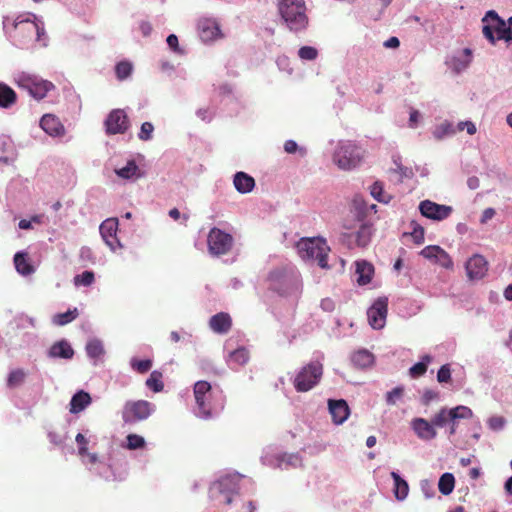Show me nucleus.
<instances>
[{"mask_svg":"<svg viewBox=\"0 0 512 512\" xmlns=\"http://www.w3.org/2000/svg\"><path fill=\"white\" fill-rule=\"evenodd\" d=\"M437 380L440 383H447L451 380V370L448 364L440 367L437 373Z\"/></svg>","mask_w":512,"mask_h":512,"instance_id":"51","label":"nucleus"},{"mask_svg":"<svg viewBox=\"0 0 512 512\" xmlns=\"http://www.w3.org/2000/svg\"><path fill=\"white\" fill-rule=\"evenodd\" d=\"M420 213L429 219L441 221L448 218L452 213V207L438 204L430 200L421 201L419 204Z\"/></svg>","mask_w":512,"mask_h":512,"instance_id":"9","label":"nucleus"},{"mask_svg":"<svg viewBox=\"0 0 512 512\" xmlns=\"http://www.w3.org/2000/svg\"><path fill=\"white\" fill-rule=\"evenodd\" d=\"M153 410L154 406L149 401H127L122 410V419L125 423L133 424L147 419Z\"/></svg>","mask_w":512,"mask_h":512,"instance_id":"6","label":"nucleus"},{"mask_svg":"<svg viewBox=\"0 0 512 512\" xmlns=\"http://www.w3.org/2000/svg\"><path fill=\"white\" fill-rule=\"evenodd\" d=\"M299 255L304 260L316 261L322 269H328L330 247L322 238H302L297 243Z\"/></svg>","mask_w":512,"mask_h":512,"instance_id":"2","label":"nucleus"},{"mask_svg":"<svg viewBox=\"0 0 512 512\" xmlns=\"http://www.w3.org/2000/svg\"><path fill=\"white\" fill-rule=\"evenodd\" d=\"M388 312V299L379 297L367 310V318L370 326L374 329H381L386 323Z\"/></svg>","mask_w":512,"mask_h":512,"instance_id":"8","label":"nucleus"},{"mask_svg":"<svg viewBox=\"0 0 512 512\" xmlns=\"http://www.w3.org/2000/svg\"><path fill=\"white\" fill-rule=\"evenodd\" d=\"M372 236V226L362 224L356 232H351L344 235V240L350 248L366 247Z\"/></svg>","mask_w":512,"mask_h":512,"instance_id":"12","label":"nucleus"},{"mask_svg":"<svg viewBox=\"0 0 512 512\" xmlns=\"http://www.w3.org/2000/svg\"><path fill=\"white\" fill-rule=\"evenodd\" d=\"M86 352L89 357L98 359L104 354L103 345L99 340H91L86 345Z\"/></svg>","mask_w":512,"mask_h":512,"instance_id":"36","label":"nucleus"},{"mask_svg":"<svg viewBox=\"0 0 512 512\" xmlns=\"http://www.w3.org/2000/svg\"><path fill=\"white\" fill-rule=\"evenodd\" d=\"M470 63V59H461L458 57H453L451 59V65L455 72L459 73L466 69Z\"/></svg>","mask_w":512,"mask_h":512,"instance_id":"52","label":"nucleus"},{"mask_svg":"<svg viewBox=\"0 0 512 512\" xmlns=\"http://www.w3.org/2000/svg\"><path fill=\"white\" fill-rule=\"evenodd\" d=\"M371 195L379 202H387L383 196V186L380 182H375L371 186Z\"/></svg>","mask_w":512,"mask_h":512,"instance_id":"53","label":"nucleus"},{"mask_svg":"<svg viewBox=\"0 0 512 512\" xmlns=\"http://www.w3.org/2000/svg\"><path fill=\"white\" fill-rule=\"evenodd\" d=\"M233 184L239 193L245 194L253 190L255 187V180L245 172H237L234 175Z\"/></svg>","mask_w":512,"mask_h":512,"instance_id":"24","label":"nucleus"},{"mask_svg":"<svg viewBox=\"0 0 512 512\" xmlns=\"http://www.w3.org/2000/svg\"><path fill=\"white\" fill-rule=\"evenodd\" d=\"M351 362L357 368H367L373 364L374 356L368 350H359L353 353Z\"/></svg>","mask_w":512,"mask_h":512,"instance_id":"26","label":"nucleus"},{"mask_svg":"<svg viewBox=\"0 0 512 512\" xmlns=\"http://www.w3.org/2000/svg\"><path fill=\"white\" fill-rule=\"evenodd\" d=\"M423 360L426 361V362H418L416 364H414L411 368H410V375L414 378H417V377H420L422 375L425 374V372L427 371V363H429L431 361V358L430 356L426 355L423 357Z\"/></svg>","mask_w":512,"mask_h":512,"instance_id":"42","label":"nucleus"},{"mask_svg":"<svg viewBox=\"0 0 512 512\" xmlns=\"http://www.w3.org/2000/svg\"><path fill=\"white\" fill-rule=\"evenodd\" d=\"M79 315L78 309L73 308L69 309L65 313H58L53 317V323L58 326H64L70 322H72L74 319L77 318Z\"/></svg>","mask_w":512,"mask_h":512,"instance_id":"32","label":"nucleus"},{"mask_svg":"<svg viewBox=\"0 0 512 512\" xmlns=\"http://www.w3.org/2000/svg\"><path fill=\"white\" fill-rule=\"evenodd\" d=\"M166 42L175 53L183 54V49L179 47L178 37L175 34H170Z\"/></svg>","mask_w":512,"mask_h":512,"instance_id":"55","label":"nucleus"},{"mask_svg":"<svg viewBox=\"0 0 512 512\" xmlns=\"http://www.w3.org/2000/svg\"><path fill=\"white\" fill-rule=\"evenodd\" d=\"M494 215H495V210L493 208L485 209L482 213L481 222L482 223L487 222L488 220L492 219L494 217Z\"/></svg>","mask_w":512,"mask_h":512,"instance_id":"61","label":"nucleus"},{"mask_svg":"<svg viewBox=\"0 0 512 512\" xmlns=\"http://www.w3.org/2000/svg\"><path fill=\"white\" fill-rule=\"evenodd\" d=\"M49 356L52 358L72 359L74 350L68 341L60 340L50 347Z\"/></svg>","mask_w":512,"mask_h":512,"instance_id":"22","label":"nucleus"},{"mask_svg":"<svg viewBox=\"0 0 512 512\" xmlns=\"http://www.w3.org/2000/svg\"><path fill=\"white\" fill-rule=\"evenodd\" d=\"M20 85L27 89L30 96H46L48 92L54 89L53 83L47 80L38 79L37 77L28 78Z\"/></svg>","mask_w":512,"mask_h":512,"instance_id":"13","label":"nucleus"},{"mask_svg":"<svg viewBox=\"0 0 512 512\" xmlns=\"http://www.w3.org/2000/svg\"><path fill=\"white\" fill-rule=\"evenodd\" d=\"M457 129L458 131H463L464 129H466L469 135H474L477 131L475 124L471 121L459 122Z\"/></svg>","mask_w":512,"mask_h":512,"instance_id":"57","label":"nucleus"},{"mask_svg":"<svg viewBox=\"0 0 512 512\" xmlns=\"http://www.w3.org/2000/svg\"><path fill=\"white\" fill-rule=\"evenodd\" d=\"M140 30L142 32V34L147 37L151 34V31H152V26L149 22H146V21H143L141 24H140Z\"/></svg>","mask_w":512,"mask_h":512,"instance_id":"64","label":"nucleus"},{"mask_svg":"<svg viewBox=\"0 0 512 512\" xmlns=\"http://www.w3.org/2000/svg\"><path fill=\"white\" fill-rule=\"evenodd\" d=\"M328 407L332 416V420L337 425L345 422L350 414L348 404L343 399L329 400Z\"/></svg>","mask_w":512,"mask_h":512,"instance_id":"16","label":"nucleus"},{"mask_svg":"<svg viewBox=\"0 0 512 512\" xmlns=\"http://www.w3.org/2000/svg\"><path fill=\"white\" fill-rule=\"evenodd\" d=\"M284 150L289 154L295 153L298 150V145L293 140H287L284 143Z\"/></svg>","mask_w":512,"mask_h":512,"instance_id":"59","label":"nucleus"},{"mask_svg":"<svg viewBox=\"0 0 512 512\" xmlns=\"http://www.w3.org/2000/svg\"><path fill=\"white\" fill-rule=\"evenodd\" d=\"M400 45V41L397 37H390L387 41L384 42V46L386 48H398Z\"/></svg>","mask_w":512,"mask_h":512,"instance_id":"63","label":"nucleus"},{"mask_svg":"<svg viewBox=\"0 0 512 512\" xmlns=\"http://www.w3.org/2000/svg\"><path fill=\"white\" fill-rule=\"evenodd\" d=\"M131 367L134 370H136L138 373L144 374L151 369L152 361L150 359H145V360L133 359L131 361Z\"/></svg>","mask_w":512,"mask_h":512,"instance_id":"45","label":"nucleus"},{"mask_svg":"<svg viewBox=\"0 0 512 512\" xmlns=\"http://www.w3.org/2000/svg\"><path fill=\"white\" fill-rule=\"evenodd\" d=\"M153 130H154V127H153L152 123L144 122L141 125V129H140L138 136L143 141L150 140L152 138Z\"/></svg>","mask_w":512,"mask_h":512,"instance_id":"49","label":"nucleus"},{"mask_svg":"<svg viewBox=\"0 0 512 512\" xmlns=\"http://www.w3.org/2000/svg\"><path fill=\"white\" fill-rule=\"evenodd\" d=\"M249 360V351L244 348L240 347L234 351H232L229 355V361L231 363H234L236 365H244Z\"/></svg>","mask_w":512,"mask_h":512,"instance_id":"33","label":"nucleus"},{"mask_svg":"<svg viewBox=\"0 0 512 512\" xmlns=\"http://www.w3.org/2000/svg\"><path fill=\"white\" fill-rule=\"evenodd\" d=\"M0 96H17L12 88L0 82Z\"/></svg>","mask_w":512,"mask_h":512,"instance_id":"58","label":"nucleus"},{"mask_svg":"<svg viewBox=\"0 0 512 512\" xmlns=\"http://www.w3.org/2000/svg\"><path fill=\"white\" fill-rule=\"evenodd\" d=\"M298 56L303 60H315L318 56V51L312 46H303L298 50Z\"/></svg>","mask_w":512,"mask_h":512,"instance_id":"47","label":"nucleus"},{"mask_svg":"<svg viewBox=\"0 0 512 512\" xmlns=\"http://www.w3.org/2000/svg\"><path fill=\"white\" fill-rule=\"evenodd\" d=\"M163 375L160 371L154 370L146 380V386L153 392H161L164 388Z\"/></svg>","mask_w":512,"mask_h":512,"instance_id":"31","label":"nucleus"},{"mask_svg":"<svg viewBox=\"0 0 512 512\" xmlns=\"http://www.w3.org/2000/svg\"><path fill=\"white\" fill-rule=\"evenodd\" d=\"M467 185L470 189L475 190L480 186V180L476 176L469 177L467 180Z\"/></svg>","mask_w":512,"mask_h":512,"instance_id":"62","label":"nucleus"},{"mask_svg":"<svg viewBox=\"0 0 512 512\" xmlns=\"http://www.w3.org/2000/svg\"><path fill=\"white\" fill-rule=\"evenodd\" d=\"M41 128L50 136H61L65 129L59 119L51 114H45L40 120Z\"/></svg>","mask_w":512,"mask_h":512,"instance_id":"21","label":"nucleus"},{"mask_svg":"<svg viewBox=\"0 0 512 512\" xmlns=\"http://www.w3.org/2000/svg\"><path fill=\"white\" fill-rule=\"evenodd\" d=\"M208 250L214 256L227 254L233 245V237L219 228H212L207 237Z\"/></svg>","mask_w":512,"mask_h":512,"instance_id":"7","label":"nucleus"},{"mask_svg":"<svg viewBox=\"0 0 512 512\" xmlns=\"http://www.w3.org/2000/svg\"><path fill=\"white\" fill-rule=\"evenodd\" d=\"M482 32L484 37L492 44L494 45L496 43V37L495 33L497 31L498 25L496 24V21L492 17H488V11L486 12L485 16L482 18Z\"/></svg>","mask_w":512,"mask_h":512,"instance_id":"28","label":"nucleus"},{"mask_svg":"<svg viewBox=\"0 0 512 512\" xmlns=\"http://www.w3.org/2000/svg\"><path fill=\"white\" fill-rule=\"evenodd\" d=\"M323 373L322 364L311 362L304 366L294 379V387L298 392L311 390L320 381Z\"/></svg>","mask_w":512,"mask_h":512,"instance_id":"5","label":"nucleus"},{"mask_svg":"<svg viewBox=\"0 0 512 512\" xmlns=\"http://www.w3.org/2000/svg\"><path fill=\"white\" fill-rule=\"evenodd\" d=\"M241 479L242 476L237 473L225 475L214 484V489L219 493H238Z\"/></svg>","mask_w":512,"mask_h":512,"instance_id":"18","label":"nucleus"},{"mask_svg":"<svg viewBox=\"0 0 512 512\" xmlns=\"http://www.w3.org/2000/svg\"><path fill=\"white\" fill-rule=\"evenodd\" d=\"M410 226L412 227L411 237L415 244L420 245L424 242L425 230L416 221H411Z\"/></svg>","mask_w":512,"mask_h":512,"instance_id":"43","label":"nucleus"},{"mask_svg":"<svg viewBox=\"0 0 512 512\" xmlns=\"http://www.w3.org/2000/svg\"><path fill=\"white\" fill-rule=\"evenodd\" d=\"M133 71V65L129 61H120L115 66V74L118 80L127 79Z\"/></svg>","mask_w":512,"mask_h":512,"instance_id":"34","label":"nucleus"},{"mask_svg":"<svg viewBox=\"0 0 512 512\" xmlns=\"http://www.w3.org/2000/svg\"><path fill=\"white\" fill-rule=\"evenodd\" d=\"M364 157V151L352 141H340L333 154L334 163L342 170L356 168Z\"/></svg>","mask_w":512,"mask_h":512,"instance_id":"3","label":"nucleus"},{"mask_svg":"<svg viewBox=\"0 0 512 512\" xmlns=\"http://www.w3.org/2000/svg\"><path fill=\"white\" fill-rule=\"evenodd\" d=\"M466 271L470 279H481L488 271V262L483 256L474 255L467 261Z\"/></svg>","mask_w":512,"mask_h":512,"instance_id":"14","label":"nucleus"},{"mask_svg":"<svg viewBox=\"0 0 512 512\" xmlns=\"http://www.w3.org/2000/svg\"><path fill=\"white\" fill-rule=\"evenodd\" d=\"M129 127V120L121 109L111 111L105 120L106 133L109 135L123 134Z\"/></svg>","mask_w":512,"mask_h":512,"instance_id":"10","label":"nucleus"},{"mask_svg":"<svg viewBox=\"0 0 512 512\" xmlns=\"http://www.w3.org/2000/svg\"><path fill=\"white\" fill-rule=\"evenodd\" d=\"M488 17H492L498 25L496 41L503 39L506 42H512V16L508 18L506 23V21L502 19L496 11L489 10Z\"/></svg>","mask_w":512,"mask_h":512,"instance_id":"15","label":"nucleus"},{"mask_svg":"<svg viewBox=\"0 0 512 512\" xmlns=\"http://www.w3.org/2000/svg\"><path fill=\"white\" fill-rule=\"evenodd\" d=\"M412 428L417 436L424 440L434 439L437 435L433 422L423 418H415L412 421Z\"/></svg>","mask_w":512,"mask_h":512,"instance_id":"20","label":"nucleus"},{"mask_svg":"<svg viewBox=\"0 0 512 512\" xmlns=\"http://www.w3.org/2000/svg\"><path fill=\"white\" fill-rule=\"evenodd\" d=\"M403 388L396 387L386 394V402L388 405H395L397 400L403 396Z\"/></svg>","mask_w":512,"mask_h":512,"instance_id":"48","label":"nucleus"},{"mask_svg":"<svg viewBox=\"0 0 512 512\" xmlns=\"http://www.w3.org/2000/svg\"><path fill=\"white\" fill-rule=\"evenodd\" d=\"M439 248H440V246H437V245L426 246L425 248H423L421 250L420 255H422L426 259L435 261L437 255L439 253Z\"/></svg>","mask_w":512,"mask_h":512,"instance_id":"50","label":"nucleus"},{"mask_svg":"<svg viewBox=\"0 0 512 512\" xmlns=\"http://www.w3.org/2000/svg\"><path fill=\"white\" fill-rule=\"evenodd\" d=\"M488 425L492 430H500L505 425V419L502 416H493L488 420Z\"/></svg>","mask_w":512,"mask_h":512,"instance_id":"54","label":"nucleus"},{"mask_svg":"<svg viewBox=\"0 0 512 512\" xmlns=\"http://www.w3.org/2000/svg\"><path fill=\"white\" fill-rule=\"evenodd\" d=\"M127 445L126 447L129 450H136L139 448H143L145 446V440L142 436L137 434H129L126 437Z\"/></svg>","mask_w":512,"mask_h":512,"instance_id":"44","label":"nucleus"},{"mask_svg":"<svg viewBox=\"0 0 512 512\" xmlns=\"http://www.w3.org/2000/svg\"><path fill=\"white\" fill-rule=\"evenodd\" d=\"M195 402L197 405L198 415L208 419L216 410V404L213 402L214 393L211 384L207 381H197L193 387Z\"/></svg>","mask_w":512,"mask_h":512,"instance_id":"4","label":"nucleus"},{"mask_svg":"<svg viewBox=\"0 0 512 512\" xmlns=\"http://www.w3.org/2000/svg\"><path fill=\"white\" fill-rule=\"evenodd\" d=\"M91 403V397L89 393L80 390L73 395L70 401V412L77 414L83 411Z\"/></svg>","mask_w":512,"mask_h":512,"instance_id":"25","label":"nucleus"},{"mask_svg":"<svg viewBox=\"0 0 512 512\" xmlns=\"http://www.w3.org/2000/svg\"><path fill=\"white\" fill-rule=\"evenodd\" d=\"M209 327L217 334H226L232 327V319L228 313L219 312L210 318Z\"/></svg>","mask_w":512,"mask_h":512,"instance_id":"19","label":"nucleus"},{"mask_svg":"<svg viewBox=\"0 0 512 512\" xmlns=\"http://www.w3.org/2000/svg\"><path fill=\"white\" fill-rule=\"evenodd\" d=\"M25 377H26V373L24 372L23 369H15L10 372V374L8 376V380H7V385L10 388L17 387L24 382Z\"/></svg>","mask_w":512,"mask_h":512,"instance_id":"37","label":"nucleus"},{"mask_svg":"<svg viewBox=\"0 0 512 512\" xmlns=\"http://www.w3.org/2000/svg\"><path fill=\"white\" fill-rule=\"evenodd\" d=\"M355 274L357 275V283L359 285H366L371 282L374 274V267L371 263L362 260L356 262Z\"/></svg>","mask_w":512,"mask_h":512,"instance_id":"23","label":"nucleus"},{"mask_svg":"<svg viewBox=\"0 0 512 512\" xmlns=\"http://www.w3.org/2000/svg\"><path fill=\"white\" fill-rule=\"evenodd\" d=\"M278 10L287 27L294 32L301 31L308 24L304 0H280Z\"/></svg>","mask_w":512,"mask_h":512,"instance_id":"1","label":"nucleus"},{"mask_svg":"<svg viewBox=\"0 0 512 512\" xmlns=\"http://www.w3.org/2000/svg\"><path fill=\"white\" fill-rule=\"evenodd\" d=\"M77 444L79 445V455L81 456H84L85 454H87V444H88V441L87 439L85 438V436L81 433H78L76 435V438H75Z\"/></svg>","mask_w":512,"mask_h":512,"instance_id":"56","label":"nucleus"},{"mask_svg":"<svg viewBox=\"0 0 512 512\" xmlns=\"http://www.w3.org/2000/svg\"><path fill=\"white\" fill-rule=\"evenodd\" d=\"M454 133H455V130L453 129L452 124L447 121L438 125L433 131L434 137L438 140H441L445 136L452 135Z\"/></svg>","mask_w":512,"mask_h":512,"instance_id":"39","label":"nucleus"},{"mask_svg":"<svg viewBox=\"0 0 512 512\" xmlns=\"http://www.w3.org/2000/svg\"><path fill=\"white\" fill-rule=\"evenodd\" d=\"M99 230L103 240L112 250L121 247L117 238L118 220L116 218H109L103 221Z\"/></svg>","mask_w":512,"mask_h":512,"instance_id":"11","label":"nucleus"},{"mask_svg":"<svg viewBox=\"0 0 512 512\" xmlns=\"http://www.w3.org/2000/svg\"><path fill=\"white\" fill-rule=\"evenodd\" d=\"M138 171V166L135 161H129L125 167L117 169L116 174L124 179H130Z\"/></svg>","mask_w":512,"mask_h":512,"instance_id":"41","label":"nucleus"},{"mask_svg":"<svg viewBox=\"0 0 512 512\" xmlns=\"http://www.w3.org/2000/svg\"><path fill=\"white\" fill-rule=\"evenodd\" d=\"M435 263L439 264L440 266L450 269L453 267V261L449 254L443 250L441 247L439 248V253L435 259Z\"/></svg>","mask_w":512,"mask_h":512,"instance_id":"46","label":"nucleus"},{"mask_svg":"<svg viewBox=\"0 0 512 512\" xmlns=\"http://www.w3.org/2000/svg\"><path fill=\"white\" fill-rule=\"evenodd\" d=\"M198 31L203 42H209L221 36L219 25L211 19H203L199 21Z\"/></svg>","mask_w":512,"mask_h":512,"instance_id":"17","label":"nucleus"},{"mask_svg":"<svg viewBox=\"0 0 512 512\" xmlns=\"http://www.w3.org/2000/svg\"><path fill=\"white\" fill-rule=\"evenodd\" d=\"M391 477L394 480V494L398 500H404L409 492L408 483L400 477L396 472H391Z\"/></svg>","mask_w":512,"mask_h":512,"instance_id":"29","label":"nucleus"},{"mask_svg":"<svg viewBox=\"0 0 512 512\" xmlns=\"http://www.w3.org/2000/svg\"><path fill=\"white\" fill-rule=\"evenodd\" d=\"M14 264L17 272L21 275L27 276L34 272V267L30 264L27 254L18 252L14 255Z\"/></svg>","mask_w":512,"mask_h":512,"instance_id":"27","label":"nucleus"},{"mask_svg":"<svg viewBox=\"0 0 512 512\" xmlns=\"http://www.w3.org/2000/svg\"><path fill=\"white\" fill-rule=\"evenodd\" d=\"M450 420H452V416L450 410L447 408L440 409L432 418L435 427H444Z\"/></svg>","mask_w":512,"mask_h":512,"instance_id":"35","label":"nucleus"},{"mask_svg":"<svg viewBox=\"0 0 512 512\" xmlns=\"http://www.w3.org/2000/svg\"><path fill=\"white\" fill-rule=\"evenodd\" d=\"M454 486H455V478H454L453 474L444 473L440 477L439 483H438V488H439V491L443 495H449L450 493H452Z\"/></svg>","mask_w":512,"mask_h":512,"instance_id":"30","label":"nucleus"},{"mask_svg":"<svg viewBox=\"0 0 512 512\" xmlns=\"http://www.w3.org/2000/svg\"><path fill=\"white\" fill-rule=\"evenodd\" d=\"M420 114L417 110L412 109L409 117V126L415 127L419 121Z\"/></svg>","mask_w":512,"mask_h":512,"instance_id":"60","label":"nucleus"},{"mask_svg":"<svg viewBox=\"0 0 512 512\" xmlns=\"http://www.w3.org/2000/svg\"><path fill=\"white\" fill-rule=\"evenodd\" d=\"M449 410L452 416V420L470 419L473 417L472 410L467 406L459 405Z\"/></svg>","mask_w":512,"mask_h":512,"instance_id":"38","label":"nucleus"},{"mask_svg":"<svg viewBox=\"0 0 512 512\" xmlns=\"http://www.w3.org/2000/svg\"><path fill=\"white\" fill-rule=\"evenodd\" d=\"M95 281V275L92 271H84L74 277L76 286H90Z\"/></svg>","mask_w":512,"mask_h":512,"instance_id":"40","label":"nucleus"}]
</instances>
